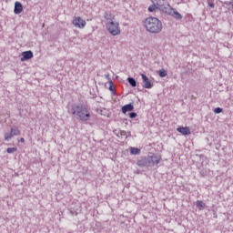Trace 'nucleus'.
I'll return each instance as SVG.
<instances>
[{
  "label": "nucleus",
  "mask_w": 233,
  "mask_h": 233,
  "mask_svg": "<svg viewBox=\"0 0 233 233\" xmlns=\"http://www.w3.org/2000/svg\"><path fill=\"white\" fill-rule=\"evenodd\" d=\"M70 112L78 121L90 120V111H88V107L85 105H73Z\"/></svg>",
  "instance_id": "1"
},
{
  "label": "nucleus",
  "mask_w": 233,
  "mask_h": 233,
  "mask_svg": "<svg viewBox=\"0 0 233 233\" xmlns=\"http://www.w3.org/2000/svg\"><path fill=\"white\" fill-rule=\"evenodd\" d=\"M143 25L150 34H160L161 30H163V23L154 16L146 18Z\"/></svg>",
  "instance_id": "2"
},
{
  "label": "nucleus",
  "mask_w": 233,
  "mask_h": 233,
  "mask_svg": "<svg viewBox=\"0 0 233 233\" xmlns=\"http://www.w3.org/2000/svg\"><path fill=\"white\" fill-rule=\"evenodd\" d=\"M161 161V157L151 155L147 157H141L137 159V167H156V165H159Z\"/></svg>",
  "instance_id": "3"
},
{
  "label": "nucleus",
  "mask_w": 233,
  "mask_h": 233,
  "mask_svg": "<svg viewBox=\"0 0 233 233\" xmlns=\"http://www.w3.org/2000/svg\"><path fill=\"white\" fill-rule=\"evenodd\" d=\"M106 28L111 35H119L121 34L119 22L116 21V16L112 15L111 12H109V19H107Z\"/></svg>",
  "instance_id": "4"
},
{
  "label": "nucleus",
  "mask_w": 233,
  "mask_h": 233,
  "mask_svg": "<svg viewBox=\"0 0 233 233\" xmlns=\"http://www.w3.org/2000/svg\"><path fill=\"white\" fill-rule=\"evenodd\" d=\"M72 23L76 28L83 29L86 26V21L83 20L81 16H74Z\"/></svg>",
  "instance_id": "5"
},
{
  "label": "nucleus",
  "mask_w": 233,
  "mask_h": 233,
  "mask_svg": "<svg viewBox=\"0 0 233 233\" xmlns=\"http://www.w3.org/2000/svg\"><path fill=\"white\" fill-rule=\"evenodd\" d=\"M14 136H21V130L16 127H12L10 133H5V140L10 141Z\"/></svg>",
  "instance_id": "6"
},
{
  "label": "nucleus",
  "mask_w": 233,
  "mask_h": 233,
  "mask_svg": "<svg viewBox=\"0 0 233 233\" xmlns=\"http://www.w3.org/2000/svg\"><path fill=\"white\" fill-rule=\"evenodd\" d=\"M166 14H168V15H172V17H174L175 19H178V20L183 19V15H181V14L177 12V10L172 8V6L170 5L169 7H167V11H166Z\"/></svg>",
  "instance_id": "7"
},
{
  "label": "nucleus",
  "mask_w": 233,
  "mask_h": 233,
  "mask_svg": "<svg viewBox=\"0 0 233 233\" xmlns=\"http://www.w3.org/2000/svg\"><path fill=\"white\" fill-rule=\"evenodd\" d=\"M155 6L157 10H160V12H165V14H167V11L168 10V7L170 6V5L167 4V5H165V4H161V0H158L155 4Z\"/></svg>",
  "instance_id": "8"
},
{
  "label": "nucleus",
  "mask_w": 233,
  "mask_h": 233,
  "mask_svg": "<svg viewBox=\"0 0 233 233\" xmlns=\"http://www.w3.org/2000/svg\"><path fill=\"white\" fill-rule=\"evenodd\" d=\"M34 57V53L32 51H24L22 52L21 61H28Z\"/></svg>",
  "instance_id": "9"
},
{
  "label": "nucleus",
  "mask_w": 233,
  "mask_h": 233,
  "mask_svg": "<svg viewBox=\"0 0 233 233\" xmlns=\"http://www.w3.org/2000/svg\"><path fill=\"white\" fill-rule=\"evenodd\" d=\"M141 77L144 83V88H152L153 85L145 74H141Z\"/></svg>",
  "instance_id": "10"
},
{
  "label": "nucleus",
  "mask_w": 233,
  "mask_h": 233,
  "mask_svg": "<svg viewBox=\"0 0 233 233\" xmlns=\"http://www.w3.org/2000/svg\"><path fill=\"white\" fill-rule=\"evenodd\" d=\"M21 12H23V5L20 2H15L14 13L19 15Z\"/></svg>",
  "instance_id": "11"
},
{
  "label": "nucleus",
  "mask_w": 233,
  "mask_h": 233,
  "mask_svg": "<svg viewBox=\"0 0 233 233\" xmlns=\"http://www.w3.org/2000/svg\"><path fill=\"white\" fill-rule=\"evenodd\" d=\"M134 110V105L127 104L122 106V114H127V112H132Z\"/></svg>",
  "instance_id": "12"
},
{
  "label": "nucleus",
  "mask_w": 233,
  "mask_h": 233,
  "mask_svg": "<svg viewBox=\"0 0 233 233\" xmlns=\"http://www.w3.org/2000/svg\"><path fill=\"white\" fill-rule=\"evenodd\" d=\"M177 131L182 134V136H190V128L188 127H178Z\"/></svg>",
  "instance_id": "13"
},
{
  "label": "nucleus",
  "mask_w": 233,
  "mask_h": 233,
  "mask_svg": "<svg viewBox=\"0 0 233 233\" xmlns=\"http://www.w3.org/2000/svg\"><path fill=\"white\" fill-rule=\"evenodd\" d=\"M127 82L129 83V85L131 86H133V88H136V86H137V82L136 81V79L134 77H128Z\"/></svg>",
  "instance_id": "14"
},
{
  "label": "nucleus",
  "mask_w": 233,
  "mask_h": 233,
  "mask_svg": "<svg viewBox=\"0 0 233 233\" xmlns=\"http://www.w3.org/2000/svg\"><path fill=\"white\" fill-rule=\"evenodd\" d=\"M130 154L133 156H137L138 154H141V149L137 147H130Z\"/></svg>",
  "instance_id": "15"
},
{
  "label": "nucleus",
  "mask_w": 233,
  "mask_h": 233,
  "mask_svg": "<svg viewBox=\"0 0 233 233\" xmlns=\"http://www.w3.org/2000/svg\"><path fill=\"white\" fill-rule=\"evenodd\" d=\"M167 70L163 68L158 71L159 77H167Z\"/></svg>",
  "instance_id": "16"
},
{
  "label": "nucleus",
  "mask_w": 233,
  "mask_h": 233,
  "mask_svg": "<svg viewBox=\"0 0 233 233\" xmlns=\"http://www.w3.org/2000/svg\"><path fill=\"white\" fill-rule=\"evenodd\" d=\"M197 207H198L199 210H201V208H205V203L202 200H198Z\"/></svg>",
  "instance_id": "17"
},
{
  "label": "nucleus",
  "mask_w": 233,
  "mask_h": 233,
  "mask_svg": "<svg viewBox=\"0 0 233 233\" xmlns=\"http://www.w3.org/2000/svg\"><path fill=\"white\" fill-rule=\"evenodd\" d=\"M6 152L7 154H14V152H17V147H8Z\"/></svg>",
  "instance_id": "18"
},
{
  "label": "nucleus",
  "mask_w": 233,
  "mask_h": 233,
  "mask_svg": "<svg viewBox=\"0 0 233 233\" xmlns=\"http://www.w3.org/2000/svg\"><path fill=\"white\" fill-rule=\"evenodd\" d=\"M69 212L71 214V216H77V214H79V210L78 209H74V208H70Z\"/></svg>",
  "instance_id": "19"
},
{
  "label": "nucleus",
  "mask_w": 233,
  "mask_h": 233,
  "mask_svg": "<svg viewBox=\"0 0 233 233\" xmlns=\"http://www.w3.org/2000/svg\"><path fill=\"white\" fill-rule=\"evenodd\" d=\"M109 90L111 92H116V88L114 87V82H112V80L109 81Z\"/></svg>",
  "instance_id": "20"
},
{
  "label": "nucleus",
  "mask_w": 233,
  "mask_h": 233,
  "mask_svg": "<svg viewBox=\"0 0 233 233\" xmlns=\"http://www.w3.org/2000/svg\"><path fill=\"white\" fill-rule=\"evenodd\" d=\"M156 9V4L153 3V5H151L149 7H148V12H154Z\"/></svg>",
  "instance_id": "21"
},
{
  "label": "nucleus",
  "mask_w": 233,
  "mask_h": 233,
  "mask_svg": "<svg viewBox=\"0 0 233 233\" xmlns=\"http://www.w3.org/2000/svg\"><path fill=\"white\" fill-rule=\"evenodd\" d=\"M209 8H214V0H207Z\"/></svg>",
  "instance_id": "22"
},
{
  "label": "nucleus",
  "mask_w": 233,
  "mask_h": 233,
  "mask_svg": "<svg viewBox=\"0 0 233 233\" xmlns=\"http://www.w3.org/2000/svg\"><path fill=\"white\" fill-rule=\"evenodd\" d=\"M221 112H223V108H221V107H216L214 109L215 114H221Z\"/></svg>",
  "instance_id": "23"
},
{
  "label": "nucleus",
  "mask_w": 233,
  "mask_h": 233,
  "mask_svg": "<svg viewBox=\"0 0 233 233\" xmlns=\"http://www.w3.org/2000/svg\"><path fill=\"white\" fill-rule=\"evenodd\" d=\"M129 117L130 119H135V117H137V113L136 112L129 113Z\"/></svg>",
  "instance_id": "24"
},
{
  "label": "nucleus",
  "mask_w": 233,
  "mask_h": 233,
  "mask_svg": "<svg viewBox=\"0 0 233 233\" xmlns=\"http://www.w3.org/2000/svg\"><path fill=\"white\" fill-rule=\"evenodd\" d=\"M119 134H120L121 137H125L126 139H127V137H128L127 131H119Z\"/></svg>",
  "instance_id": "25"
},
{
  "label": "nucleus",
  "mask_w": 233,
  "mask_h": 233,
  "mask_svg": "<svg viewBox=\"0 0 233 233\" xmlns=\"http://www.w3.org/2000/svg\"><path fill=\"white\" fill-rule=\"evenodd\" d=\"M106 79H107V81H110V74H106L105 75Z\"/></svg>",
  "instance_id": "26"
},
{
  "label": "nucleus",
  "mask_w": 233,
  "mask_h": 233,
  "mask_svg": "<svg viewBox=\"0 0 233 233\" xmlns=\"http://www.w3.org/2000/svg\"><path fill=\"white\" fill-rule=\"evenodd\" d=\"M97 112H99V114L103 115V108H101V107L98 108V109H97Z\"/></svg>",
  "instance_id": "27"
},
{
  "label": "nucleus",
  "mask_w": 233,
  "mask_h": 233,
  "mask_svg": "<svg viewBox=\"0 0 233 233\" xmlns=\"http://www.w3.org/2000/svg\"><path fill=\"white\" fill-rule=\"evenodd\" d=\"M224 5H232V2H225Z\"/></svg>",
  "instance_id": "28"
},
{
  "label": "nucleus",
  "mask_w": 233,
  "mask_h": 233,
  "mask_svg": "<svg viewBox=\"0 0 233 233\" xmlns=\"http://www.w3.org/2000/svg\"><path fill=\"white\" fill-rule=\"evenodd\" d=\"M127 137H130L132 134H131L130 131H129V132L127 133Z\"/></svg>",
  "instance_id": "29"
},
{
  "label": "nucleus",
  "mask_w": 233,
  "mask_h": 233,
  "mask_svg": "<svg viewBox=\"0 0 233 233\" xmlns=\"http://www.w3.org/2000/svg\"><path fill=\"white\" fill-rule=\"evenodd\" d=\"M20 142H21V143H25V138H21V139H20Z\"/></svg>",
  "instance_id": "30"
},
{
  "label": "nucleus",
  "mask_w": 233,
  "mask_h": 233,
  "mask_svg": "<svg viewBox=\"0 0 233 233\" xmlns=\"http://www.w3.org/2000/svg\"><path fill=\"white\" fill-rule=\"evenodd\" d=\"M200 174H202L203 176H205V172H204V171H201Z\"/></svg>",
  "instance_id": "31"
}]
</instances>
